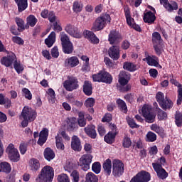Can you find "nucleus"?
<instances>
[{
	"mask_svg": "<svg viewBox=\"0 0 182 182\" xmlns=\"http://www.w3.org/2000/svg\"><path fill=\"white\" fill-rule=\"evenodd\" d=\"M53 177H55V171L50 166H44L36 178L37 182H52L53 181Z\"/></svg>",
	"mask_w": 182,
	"mask_h": 182,
	"instance_id": "f257e3e1",
	"label": "nucleus"
},
{
	"mask_svg": "<svg viewBox=\"0 0 182 182\" xmlns=\"http://www.w3.org/2000/svg\"><path fill=\"white\" fill-rule=\"evenodd\" d=\"M60 39L61 42L62 50L65 55L73 53V43L70 41L69 36L64 31L60 33Z\"/></svg>",
	"mask_w": 182,
	"mask_h": 182,
	"instance_id": "f03ea898",
	"label": "nucleus"
},
{
	"mask_svg": "<svg viewBox=\"0 0 182 182\" xmlns=\"http://www.w3.org/2000/svg\"><path fill=\"white\" fill-rule=\"evenodd\" d=\"M111 21L112 18H110V15L109 14H105L104 16H99L93 23L91 31H93V32L102 31L105 29V28H106L107 22L108 23H110Z\"/></svg>",
	"mask_w": 182,
	"mask_h": 182,
	"instance_id": "7ed1b4c3",
	"label": "nucleus"
},
{
	"mask_svg": "<svg viewBox=\"0 0 182 182\" xmlns=\"http://www.w3.org/2000/svg\"><path fill=\"white\" fill-rule=\"evenodd\" d=\"M21 116L23 119L21 122V127L23 128L28 127L29 122H33L36 119V112L33 111L32 108L24 107L21 112Z\"/></svg>",
	"mask_w": 182,
	"mask_h": 182,
	"instance_id": "20e7f679",
	"label": "nucleus"
},
{
	"mask_svg": "<svg viewBox=\"0 0 182 182\" xmlns=\"http://www.w3.org/2000/svg\"><path fill=\"white\" fill-rule=\"evenodd\" d=\"M156 99L160 107L165 112L166 110H170L171 109H173V106H174V103H173V101L167 97H164V93L161 92H159L156 93Z\"/></svg>",
	"mask_w": 182,
	"mask_h": 182,
	"instance_id": "39448f33",
	"label": "nucleus"
},
{
	"mask_svg": "<svg viewBox=\"0 0 182 182\" xmlns=\"http://www.w3.org/2000/svg\"><path fill=\"white\" fill-rule=\"evenodd\" d=\"M93 82H98V83H106L111 85L113 82V77L107 71L100 70L97 73L92 75Z\"/></svg>",
	"mask_w": 182,
	"mask_h": 182,
	"instance_id": "423d86ee",
	"label": "nucleus"
},
{
	"mask_svg": "<svg viewBox=\"0 0 182 182\" xmlns=\"http://www.w3.org/2000/svg\"><path fill=\"white\" fill-rule=\"evenodd\" d=\"M124 173V164L122 160L114 159L112 160V175L114 177H121Z\"/></svg>",
	"mask_w": 182,
	"mask_h": 182,
	"instance_id": "0eeeda50",
	"label": "nucleus"
},
{
	"mask_svg": "<svg viewBox=\"0 0 182 182\" xmlns=\"http://www.w3.org/2000/svg\"><path fill=\"white\" fill-rule=\"evenodd\" d=\"M6 153L8 154V156L9 160L13 163H18L19 160H21V155L19 154V151L17 149L15 148L13 144H10L6 149Z\"/></svg>",
	"mask_w": 182,
	"mask_h": 182,
	"instance_id": "6e6552de",
	"label": "nucleus"
},
{
	"mask_svg": "<svg viewBox=\"0 0 182 182\" xmlns=\"http://www.w3.org/2000/svg\"><path fill=\"white\" fill-rule=\"evenodd\" d=\"M142 116L145 119L146 123H154L156 120V114L153 112L151 107L144 105L141 109Z\"/></svg>",
	"mask_w": 182,
	"mask_h": 182,
	"instance_id": "1a4fd4ad",
	"label": "nucleus"
},
{
	"mask_svg": "<svg viewBox=\"0 0 182 182\" xmlns=\"http://www.w3.org/2000/svg\"><path fill=\"white\" fill-rule=\"evenodd\" d=\"M63 87L68 92H73V90L79 89V80L75 77H70L64 82Z\"/></svg>",
	"mask_w": 182,
	"mask_h": 182,
	"instance_id": "9d476101",
	"label": "nucleus"
},
{
	"mask_svg": "<svg viewBox=\"0 0 182 182\" xmlns=\"http://www.w3.org/2000/svg\"><path fill=\"white\" fill-rule=\"evenodd\" d=\"M93 156L91 154H84L79 160V166L82 168L84 171H87L90 168V164Z\"/></svg>",
	"mask_w": 182,
	"mask_h": 182,
	"instance_id": "9b49d317",
	"label": "nucleus"
},
{
	"mask_svg": "<svg viewBox=\"0 0 182 182\" xmlns=\"http://www.w3.org/2000/svg\"><path fill=\"white\" fill-rule=\"evenodd\" d=\"M64 31H65L70 36L75 38L76 39H80V38H82V32H80V30H79L75 25L68 23L65 26Z\"/></svg>",
	"mask_w": 182,
	"mask_h": 182,
	"instance_id": "f8f14e48",
	"label": "nucleus"
},
{
	"mask_svg": "<svg viewBox=\"0 0 182 182\" xmlns=\"http://www.w3.org/2000/svg\"><path fill=\"white\" fill-rule=\"evenodd\" d=\"M123 41V36L117 30H112L108 35V42L109 45H116L120 43V41Z\"/></svg>",
	"mask_w": 182,
	"mask_h": 182,
	"instance_id": "ddd939ff",
	"label": "nucleus"
},
{
	"mask_svg": "<svg viewBox=\"0 0 182 182\" xmlns=\"http://www.w3.org/2000/svg\"><path fill=\"white\" fill-rule=\"evenodd\" d=\"M152 167L160 180H166L168 177V173L159 163H152Z\"/></svg>",
	"mask_w": 182,
	"mask_h": 182,
	"instance_id": "4468645a",
	"label": "nucleus"
},
{
	"mask_svg": "<svg viewBox=\"0 0 182 182\" xmlns=\"http://www.w3.org/2000/svg\"><path fill=\"white\" fill-rule=\"evenodd\" d=\"M151 177L150 173L146 171L139 172L135 176L132 178L130 182H149Z\"/></svg>",
	"mask_w": 182,
	"mask_h": 182,
	"instance_id": "2eb2a0df",
	"label": "nucleus"
},
{
	"mask_svg": "<svg viewBox=\"0 0 182 182\" xmlns=\"http://www.w3.org/2000/svg\"><path fill=\"white\" fill-rule=\"evenodd\" d=\"M16 60V55L14 53H10L7 56L1 58L0 63L6 68L12 66V63Z\"/></svg>",
	"mask_w": 182,
	"mask_h": 182,
	"instance_id": "dca6fc26",
	"label": "nucleus"
},
{
	"mask_svg": "<svg viewBox=\"0 0 182 182\" xmlns=\"http://www.w3.org/2000/svg\"><path fill=\"white\" fill-rule=\"evenodd\" d=\"M82 35L85 39H87L89 42H90V43H93V45H97V43L100 42V40L99 38H97V36H96V34H95L93 31L85 30Z\"/></svg>",
	"mask_w": 182,
	"mask_h": 182,
	"instance_id": "f3484780",
	"label": "nucleus"
},
{
	"mask_svg": "<svg viewBox=\"0 0 182 182\" xmlns=\"http://www.w3.org/2000/svg\"><path fill=\"white\" fill-rule=\"evenodd\" d=\"M108 55L113 60H119L120 58V48L117 46H112L108 50Z\"/></svg>",
	"mask_w": 182,
	"mask_h": 182,
	"instance_id": "a211bd4d",
	"label": "nucleus"
},
{
	"mask_svg": "<svg viewBox=\"0 0 182 182\" xmlns=\"http://www.w3.org/2000/svg\"><path fill=\"white\" fill-rule=\"evenodd\" d=\"M156 14L151 11H146L144 13L143 21L145 23L149 25H153L156 22Z\"/></svg>",
	"mask_w": 182,
	"mask_h": 182,
	"instance_id": "6ab92c4d",
	"label": "nucleus"
},
{
	"mask_svg": "<svg viewBox=\"0 0 182 182\" xmlns=\"http://www.w3.org/2000/svg\"><path fill=\"white\" fill-rule=\"evenodd\" d=\"M84 132L90 139H96L97 132H96V127L93 124H88L84 128Z\"/></svg>",
	"mask_w": 182,
	"mask_h": 182,
	"instance_id": "aec40b11",
	"label": "nucleus"
},
{
	"mask_svg": "<svg viewBox=\"0 0 182 182\" xmlns=\"http://www.w3.org/2000/svg\"><path fill=\"white\" fill-rule=\"evenodd\" d=\"M71 149L74 150V151H82V143L80 142V139H79L76 135H74L71 139Z\"/></svg>",
	"mask_w": 182,
	"mask_h": 182,
	"instance_id": "412c9836",
	"label": "nucleus"
},
{
	"mask_svg": "<svg viewBox=\"0 0 182 182\" xmlns=\"http://www.w3.org/2000/svg\"><path fill=\"white\" fill-rule=\"evenodd\" d=\"M64 65L65 68H76L79 65L77 56H72L65 59Z\"/></svg>",
	"mask_w": 182,
	"mask_h": 182,
	"instance_id": "4be33fe9",
	"label": "nucleus"
},
{
	"mask_svg": "<svg viewBox=\"0 0 182 182\" xmlns=\"http://www.w3.org/2000/svg\"><path fill=\"white\" fill-rule=\"evenodd\" d=\"M82 92L86 96H92L93 93V84L89 80L84 81Z\"/></svg>",
	"mask_w": 182,
	"mask_h": 182,
	"instance_id": "5701e85b",
	"label": "nucleus"
},
{
	"mask_svg": "<svg viewBox=\"0 0 182 182\" xmlns=\"http://www.w3.org/2000/svg\"><path fill=\"white\" fill-rule=\"evenodd\" d=\"M102 168L104 170V174L107 177H109L112 174V160L110 159H107L104 161Z\"/></svg>",
	"mask_w": 182,
	"mask_h": 182,
	"instance_id": "b1692460",
	"label": "nucleus"
},
{
	"mask_svg": "<svg viewBox=\"0 0 182 182\" xmlns=\"http://www.w3.org/2000/svg\"><path fill=\"white\" fill-rule=\"evenodd\" d=\"M55 42H56V33H55V31H52L48 38L45 39V44L48 48H52Z\"/></svg>",
	"mask_w": 182,
	"mask_h": 182,
	"instance_id": "393cba45",
	"label": "nucleus"
},
{
	"mask_svg": "<svg viewBox=\"0 0 182 182\" xmlns=\"http://www.w3.org/2000/svg\"><path fill=\"white\" fill-rule=\"evenodd\" d=\"M44 159L47 160V161H52L53 159L55 157V151H53L52 149L47 147L44 149L43 151Z\"/></svg>",
	"mask_w": 182,
	"mask_h": 182,
	"instance_id": "a878e982",
	"label": "nucleus"
},
{
	"mask_svg": "<svg viewBox=\"0 0 182 182\" xmlns=\"http://www.w3.org/2000/svg\"><path fill=\"white\" fill-rule=\"evenodd\" d=\"M67 128L70 132H73L75 129H77V119L76 117H71L68 119Z\"/></svg>",
	"mask_w": 182,
	"mask_h": 182,
	"instance_id": "bb28decb",
	"label": "nucleus"
},
{
	"mask_svg": "<svg viewBox=\"0 0 182 182\" xmlns=\"http://www.w3.org/2000/svg\"><path fill=\"white\" fill-rule=\"evenodd\" d=\"M12 171V166L11 164L7 161H0V173H5L9 174Z\"/></svg>",
	"mask_w": 182,
	"mask_h": 182,
	"instance_id": "cd10ccee",
	"label": "nucleus"
},
{
	"mask_svg": "<svg viewBox=\"0 0 182 182\" xmlns=\"http://www.w3.org/2000/svg\"><path fill=\"white\" fill-rule=\"evenodd\" d=\"M36 23H38V18H36L33 14H31L26 18V25L25 26V28L26 29H29V26L33 28Z\"/></svg>",
	"mask_w": 182,
	"mask_h": 182,
	"instance_id": "c85d7f7f",
	"label": "nucleus"
},
{
	"mask_svg": "<svg viewBox=\"0 0 182 182\" xmlns=\"http://www.w3.org/2000/svg\"><path fill=\"white\" fill-rule=\"evenodd\" d=\"M116 103L118 106V109L122 112V113H124L125 114H127V112L129 111L127 109V105L126 104V102L124 100L119 98L117 100Z\"/></svg>",
	"mask_w": 182,
	"mask_h": 182,
	"instance_id": "c756f323",
	"label": "nucleus"
},
{
	"mask_svg": "<svg viewBox=\"0 0 182 182\" xmlns=\"http://www.w3.org/2000/svg\"><path fill=\"white\" fill-rule=\"evenodd\" d=\"M156 59H159L156 55H147L145 58L143 59L144 62H146L149 66H157L159 65V61Z\"/></svg>",
	"mask_w": 182,
	"mask_h": 182,
	"instance_id": "7c9ffc66",
	"label": "nucleus"
},
{
	"mask_svg": "<svg viewBox=\"0 0 182 182\" xmlns=\"http://www.w3.org/2000/svg\"><path fill=\"white\" fill-rule=\"evenodd\" d=\"M17 5L18 11L23 12L28 8V0H14Z\"/></svg>",
	"mask_w": 182,
	"mask_h": 182,
	"instance_id": "2f4dec72",
	"label": "nucleus"
},
{
	"mask_svg": "<svg viewBox=\"0 0 182 182\" xmlns=\"http://www.w3.org/2000/svg\"><path fill=\"white\" fill-rule=\"evenodd\" d=\"M124 12L127 25H132V21L134 22V18H132V12L130 11V7H129V6H124Z\"/></svg>",
	"mask_w": 182,
	"mask_h": 182,
	"instance_id": "473e14b6",
	"label": "nucleus"
},
{
	"mask_svg": "<svg viewBox=\"0 0 182 182\" xmlns=\"http://www.w3.org/2000/svg\"><path fill=\"white\" fill-rule=\"evenodd\" d=\"M30 170L31 171H38L39 168H41V163H39V160L32 158L30 161Z\"/></svg>",
	"mask_w": 182,
	"mask_h": 182,
	"instance_id": "72a5a7b5",
	"label": "nucleus"
},
{
	"mask_svg": "<svg viewBox=\"0 0 182 182\" xmlns=\"http://www.w3.org/2000/svg\"><path fill=\"white\" fill-rule=\"evenodd\" d=\"M116 134H112L110 132H108L105 136H104V141L105 143H107V144H113L114 141H116Z\"/></svg>",
	"mask_w": 182,
	"mask_h": 182,
	"instance_id": "f704fd0d",
	"label": "nucleus"
},
{
	"mask_svg": "<svg viewBox=\"0 0 182 182\" xmlns=\"http://www.w3.org/2000/svg\"><path fill=\"white\" fill-rule=\"evenodd\" d=\"M151 130L155 132V133H157V134H159L160 137H164V129H163V127L159 126L158 124H153L151 126Z\"/></svg>",
	"mask_w": 182,
	"mask_h": 182,
	"instance_id": "c9c22d12",
	"label": "nucleus"
},
{
	"mask_svg": "<svg viewBox=\"0 0 182 182\" xmlns=\"http://www.w3.org/2000/svg\"><path fill=\"white\" fill-rule=\"evenodd\" d=\"M15 22L18 26V32H23V31L26 29V28H25V21H23V19L19 17H16Z\"/></svg>",
	"mask_w": 182,
	"mask_h": 182,
	"instance_id": "e433bc0d",
	"label": "nucleus"
},
{
	"mask_svg": "<svg viewBox=\"0 0 182 182\" xmlns=\"http://www.w3.org/2000/svg\"><path fill=\"white\" fill-rule=\"evenodd\" d=\"M77 123L80 127H85L86 126V119H85V113L83 112H78Z\"/></svg>",
	"mask_w": 182,
	"mask_h": 182,
	"instance_id": "4c0bfd02",
	"label": "nucleus"
},
{
	"mask_svg": "<svg viewBox=\"0 0 182 182\" xmlns=\"http://www.w3.org/2000/svg\"><path fill=\"white\" fill-rule=\"evenodd\" d=\"M85 182H99V178L92 172H88L85 176Z\"/></svg>",
	"mask_w": 182,
	"mask_h": 182,
	"instance_id": "58836bf2",
	"label": "nucleus"
},
{
	"mask_svg": "<svg viewBox=\"0 0 182 182\" xmlns=\"http://www.w3.org/2000/svg\"><path fill=\"white\" fill-rule=\"evenodd\" d=\"M161 36L160 33L155 31L152 33V43L153 45L161 43Z\"/></svg>",
	"mask_w": 182,
	"mask_h": 182,
	"instance_id": "ea45409f",
	"label": "nucleus"
},
{
	"mask_svg": "<svg viewBox=\"0 0 182 182\" xmlns=\"http://www.w3.org/2000/svg\"><path fill=\"white\" fill-rule=\"evenodd\" d=\"M175 124L177 127L182 126V112L180 111H176L175 113Z\"/></svg>",
	"mask_w": 182,
	"mask_h": 182,
	"instance_id": "a19ab883",
	"label": "nucleus"
},
{
	"mask_svg": "<svg viewBox=\"0 0 182 182\" xmlns=\"http://www.w3.org/2000/svg\"><path fill=\"white\" fill-rule=\"evenodd\" d=\"M136 68V65L129 62H125L123 65V69L128 70L129 72H136V70H137V68Z\"/></svg>",
	"mask_w": 182,
	"mask_h": 182,
	"instance_id": "79ce46f5",
	"label": "nucleus"
},
{
	"mask_svg": "<svg viewBox=\"0 0 182 182\" xmlns=\"http://www.w3.org/2000/svg\"><path fill=\"white\" fill-rule=\"evenodd\" d=\"M55 146L58 150H65V144H63V139H62V136H55Z\"/></svg>",
	"mask_w": 182,
	"mask_h": 182,
	"instance_id": "37998d69",
	"label": "nucleus"
},
{
	"mask_svg": "<svg viewBox=\"0 0 182 182\" xmlns=\"http://www.w3.org/2000/svg\"><path fill=\"white\" fill-rule=\"evenodd\" d=\"M165 8L169 12H173V11H177L178 9V4L176 1H171V3L166 4Z\"/></svg>",
	"mask_w": 182,
	"mask_h": 182,
	"instance_id": "c03bdc74",
	"label": "nucleus"
},
{
	"mask_svg": "<svg viewBox=\"0 0 182 182\" xmlns=\"http://www.w3.org/2000/svg\"><path fill=\"white\" fill-rule=\"evenodd\" d=\"M132 146V139L127 135H125L122 139V147L124 149H130Z\"/></svg>",
	"mask_w": 182,
	"mask_h": 182,
	"instance_id": "a18cd8bd",
	"label": "nucleus"
},
{
	"mask_svg": "<svg viewBox=\"0 0 182 182\" xmlns=\"http://www.w3.org/2000/svg\"><path fill=\"white\" fill-rule=\"evenodd\" d=\"M92 170L95 174H99L102 171V164H100V162H94L92 166Z\"/></svg>",
	"mask_w": 182,
	"mask_h": 182,
	"instance_id": "49530a36",
	"label": "nucleus"
},
{
	"mask_svg": "<svg viewBox=\"0 0 182 182\" xmlns=\"http://www.w3.org/2000/svg\"><path fill=\"white\" fill-rule=\"evenodd\" d=\"M48 95V102H51V103H55V100H56V94L55 93V90L52 88H49L47 92Z\"/></svg>",
	"mask_w": 182,
	"mask_h": 182,
	"instance_id": "de8ad7c7",
	"label": "nucleus"
},
{
	"mask_svg": "<svg viewBox=\"0 0 182 182\" xmlns=\"http://www.w3.org/2000/svg\"><path fill=\"white\" fill-rule=\"evenodd\" d=\"M157 140V135L153 132H149L146 134V141L149 143H153V141H156Z\"/></svg>",
	"mask_w": 182,
	"mask_h": 182,
	"instance_id": "09e8293b",
	"label": "nucleus"
},
{
	"mask_svg": "<svg viewBox=\"0 0 182 182\" xmlns=\"http://www.w3.org/2000/svg\"><path fill=\"white\" fill-rule=\"evenodd\" d=\"M108 127H109V129L108 133H111V134H115V135L119 134V130L117 129V126H116V124H114L112 122H109Z\"/></svg>",
	"mask_w": 182,
	"mask_h": 182,
	"instance_id": "8fccbe9b",
	"label": "nucleus"
},
{
	"mask_svg": "<svg viewBox=\"0 0 182 182\" xmlns=\"http://www.w3.org/2000/svg\"><path fill=\"white\" fill-rule=\"evenodd\" d=\"M158 113V119L159 120H166L167 119V112L161 109V108H156Z\"/></svg>",
	"mask_w": 182,
	"mask_h": 182,
	"instance_id": "3c124183",
	"label": "nucleus"
},
{
	"mask_svg": "<svg viewBox=\"0 0 182 182\" xmlns=\"http://www.w3.org/2000/svg\"><path fill=\"white\" fill-rule=\"evenodd\" d=\"M83 9V4L79 1H75L73 6V10L77 14V12H82Z\"/></svg>",
	"mask_w": 182,
	"mask_h": 182,
	"instance_id": "603ef678",
	"label": "nucleus"
},
{
	"mask_svg": "<svg viewBox=\"0 0 182 182\" xmlns=\"http://www.w3.org/2000/svg\"><path fill=\"white\" fill-rule=\"evenodd\" d=\"M14 66L16 72H17L18 75L22 73V72H23V69H24L23 65H21L20 63H18V60H16L14 62Z\"/></svg>",
	"mask_w": 182,
	"mask_h": 182,
	"instance_id": "864d4df0",
	"label": "nucleus"
},
{
	"mask_svg": "<svg viewBox=\"0 0 182 182\" xmlns=\"http://www.w3.org/2000/svg\"><path fill=\"white\" fill-rule=\"evenodd\" d=\"M23 96L26 97L28 100H32V92L28 88H23L22 89Z\"/></svg>",
	"mask_w": 182,
	"mask_h": 182,
	"instance_id": "5fc2aeb1",
	"label": "nucleus"
},
{
	"mask_svg": "<svg viewBox=\"0 0 182 182\" xmlns=\"http://www.w3.org/2000/svg\"><path fill=\"white\" fill-rule=\"evenodd\" d=\"M127 122L131 129H139V127H140L139 124H136V122L132 118H127Z\"/></svg>",
	"mask_w": 182,
	"mask_h": 182,
	"instance_id": "6e6d98bb",
	"label": "nucleus"
},
{
	"mask_svg": "<svg viewBox=\"0 0 182 182\" xmlns=\"http://www.w3.org/2000/svg\"><path fill=\"white\" fill-rule=\"evenodd\" d=\"M57 180L58 182H70L69 176L66 173H61L58 176Z\"/></svg>",
	"mask_w": 182,
	"mask_h": 182,
	"instance_id": "4d7b16f0",
	"label": "nucleus"
},
{
	"mask_svg": "<svg viewBox=\"0 0 182 182\" xmlns=\"http://www.w3.org/2000/svg\"><path fill=\"white\" fill-rule=\"evenodd\" d=\"M95 103H96V100L93 97L87 98L84 105L87 107H93L95 106Z\"/></svg>",
	"mask_w": 182,
	"mask_h": 182,
	"instance_id": "13d9d810",
	"label": "nucleus"
},
{
	"mask_svg": "<svg viewBox=\"0 0 182 182\" xmlns=\"http://www.w3.org/2000/svg\"><path fill=\"white\" fill-rule=\"evenodd\" d=\"M131 76L132 75H130V73L126 71H121L119 74V79H126L130 80Z\"/></svg>",
	"mask_w": 182,
	"mask_h": 182,
	"instance_id": "bf43d9fd",
	"label": "nucleus"
},
{
	"mask_svg": "<svg viewBox=\"0 0 182 182\" xmlns=\"http://www.w3.org/2000/svg\"><path fill=\"white\" fill-rule=\"evenodd\" d=\"M118 89L123 93H126V92H130V90H132V85H131V84H127L124 86H119Z\"/></svg>",
	"mask_w": 182,
	"mask_h": 182,
	"instance_id": "052dcab7",
	"label": "nucleus"
},
{
	"mask_svg": "<svg viewBox=\"0 0 182 182\" xmlns=\"http://www.w3.org/2000/svg\"><path fill=\"white\" fill-rule=\"evenodd\" d=\"M51 56L57 59L59 58V48H58L57 46H55L50 50Z\"/></svg>",
	"mask_w": 182,
	"mask_h": 182,
	"instance_id": "680f3d73",
	"label": "nucleus"
},
{
	"mask_svg": "<svg viewBox=\"0 0 182 182\" xmlns=\"http://www.w3.org/2000/svg\"><path fill=\"white\" fill-rule=\"evenodd\" d=\"M47 19H48L49 22L51 23H53V22L56 21V15L53 11H49Z\"/></svg>",
	"mask_w": 182,
	"mask_h": 182,
	"instance_id": "e2e57ef3",
	"label": "nucleus"
},
{
	"mask_svg": "<svg viewBox=\"0 0 182 182\" xmlns=\"http://www.w3.org/2000/svg\"><path fill=\"white\" fill-rule=\"evenodd\" d=\"M176 103L178 106H180L182 103V85H180V87L178 88V99Z\"/></svg>",
	"mask_w": 182,
	"mask_h": 182,
	"instance_id": "0e129e2a",
	"label": "nucleus"
},
{
	"mask_svg": "<svg viewBox=\"0 0 182 182\" xmlns=\"http://www.w3.org/2000/svg\"><path fill=\"white\" fill-rule=\"evenodd\" d=\"M124 99L126 102H128V103H133V102H134V95L128 93L124 95Z\"/></svg>",
	"mask_w": 182,
	"mask_h": 182,
	"instance_id": "69168bd1",
	"label": "nucleus"
},
{
	"mask_svg": "<svg viewBox=\"0 0 182 182\" xmlns=\"http://www.w3.org/2000/svg\"><path fill=\"white\" fill-rule=\"evenodd\" d=\"M12 41L14 43H16L17 45H23V43H25L23 39H22V38L19 36L12 37Z\"/></svg>",
	"mask_w": 182,
	"mask_h": 182,
	"instance_id": "338daca9",
	"label": "nucleus"
},
{
	"mask_svg": "<svg viewBox=\"0 0 182 182\" xmlns=\"http://www.w3.org/2000/svg\"><path fill=\"white\" fill-rule=\"evenodd\" d=\"M71 177H73V182H79V172L77 170L73 171Z\"/></svg>",
	"mask_w": 182,
	"mask_h": 182,
	"instance_id": "774afa93",
	"label": "nucleus"
}]
</instances>
